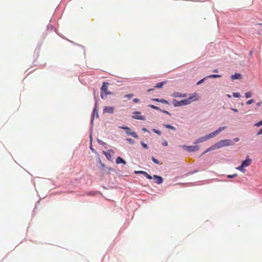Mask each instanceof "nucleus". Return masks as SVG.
<instances>
[{
    "instance_id": "f257e3e1",
    "label": "nucleus",
    "mask_w": 262,
    "mask_h": 262,
    "mask_svg": "<svg viewBox=\"0 0 262 262\" xmlns=\"http://www.w3.org/2000/svg\"><path fill=\"white\" fill-rule=\"evenodd\" d=\"M226 127H227L226 126L220 127L216 130L209 134L208 135L198 138L195 141L193 142V144H197L204 142L209 139L213 138L219 135L221 132L225 129Z\"/></svg>"
},
{
    "instance_id": "f03ea898",
    "label": "nucleus",
    "mask_w": 262,
    "mask_h": 262,
    "mask_svg": "<svg viewBox=\"0 0 262 262\" xmlns=\"http://www.w3.org/2000/svg\"><path fill=\"white\" fill-rule=\"evenodd\" d=\"M198 99V97H197V94L196 93H194L192 94V96H190L189 98L182 100L181 101H178L176 99H174L173 100L172 103L175 107H179L188 105L192 102L196 101Z\"/></svg>"
},
{
    "instance_id": "7ed1b4c3",
    "label": "nucleus",
    "mask_w": 262,
    "mask_h": 262,
    "mask_svg": "<svg viewBox=\"0 0 262 262\" xmlns=\"http://www.w3.org/2000/svg\"><path fill=\"white\" fill-rule=\"evenodd\" d=\"M108 82H103L101 88L100 96L102 99H105L106 97L104 96V95L106 96L108 95H113V93L110 92L108 90Z\"/></svg>"
},
{
    "instance_id": "20e7f679",
    "label": "nucleus",
    "mask_w": 262,
    "mask_h": 262,
    "mask_svg": "<svg viewBox=\"0 0 262 262\" xmlns=\"http://www.w3.org/2000/svg\"><path fill=\"white\" fill-rule=\"evenodd\" d=\"M220 148L224 146H232L234 145L233 141L230 139H224L217 142Z\"/></svg>"
},
{
    "instance_id": "39448f33",
    "label": "nucleus",
    "mask_w": 262,
    "mask_h": 262,
    "mask_svg": "<svg viewBox=\"0 0 262 262\" xmlns=\"http://www.w3.org/2000/svg\"><path fill=\"white\" fill-rule=\"evenodd\" d=\"M119 128L125 130V133L128 136H132L136 139H138L139 137L138 135L136 132H132L130 128L127 126H119Z\"/></svg>"
},
{
    "instance_id": "423d86ee",
    "label": "nucleus",
    "mask_w": 262,
    "mask_h": 262,
    "mask_svg": "<svg viewBox=\"0 0 262 262\" xmlns=\"http://www.w3.org/2000/svg\"><path fill=\"white\" fill-rule=\"evenodd\" d=\"M182 147L184 149L186 150V151H187L189 152H194V151H198V150H199V149L200 148L199 146H198L197 145H190V146L184 145H182Z\"/></svg>"
},
{
    "instance_id": "0eeeda50",
    "label": "nucleus",
    "mask_w": 262,
    "mask_h": 262,
    "mask_svg": "<svg viewBox=\"0 0 262 262\" xmlns=\"http://www.w3.org/2000/svg\"><path fill=\"white\" fill-rule=\"evenodd\" d=\"M95 107L93 111L92 118H91V125H92L93 123L94 116L96 115L97 117H98V110H97V101L96 97H95Z\"/></svg>"
},
{
    "instance_id": "6e6552de",
    "label": "nucleus",
    "mask_w": 262,
    "mask_h": 262,
    "mask_svg": "<svg viewBox=\"0 0 262 262\" xmlns=\"http://www.w3.org/2000/svg\"><path fill=\"white\" fill-rule=\"evenodd\" d=\"M141 113L138 111H135L133 112V114L135 115L133 116V118L134 119L140 120H145L146 118L143 116L140 115Z\"/></svg>"
},
{
    "instance_id": "1a4fd4ad",
    "label": "nucleus",
    "mask_w": 262,
    "mask_h": 262,
    "mask_svg": "<svg viewBox=\"0 0 262 262\" xmlns=\"http://www.w3.org/2000/svg\"><path fill=\"white\" fill-rule=\"evenodd\" d=\"M114 151L112 149H108L107 151H103V154L105 156L106 159L111 161L112 158V154H113Z\"/></svg>"
},
{
    "instance_id": "9d476101",
    "label": "nucleus",
    "mask_w": 262,
    "mask_h": 262,
    "mask_svg": "<svg viewBox=\"0 0 262 262\" xmlns=\"http://www.w3.org/2000/svg\"><path fill=\"white\" fill-rule=\"evenodd\" d=\"M114 111V107L113 106H104L103 108V113L113 114Z\"/></svg>"
},
{
    "instance_id": "9b49d317",
    "label": "nucleus",
    "mask_w": 262,
    "mask_h": 262,
    "mask_svg": "<svg viewBox=\"0 0 262 262\" xmlns=\"http://www.w3.org/2000/svg\"><path fill=\"white\" fill-rule=\"evenodd\" d=\"M153 178L156 180V183L157 184H161L163 183V179L162 178V177L160 176H158V175H154L153 176Z\"/></svg>"
},
{
    "instance_id": "f8f14e48",
    "label": "nucleus",
    "mask_w": 262,
    "mask_h": 262,
    "mask_svg": "<svg viewBox=\"0 0 262 262\" xmlns=\"http://www.w3.org/2000/svg\"><path fill=\"white\" fill-rule=\"evenodd\" d=\"M172 96L174 97L183 98L187 96V94L174 92L172 94Z\"/></svg>"
},
{
    "instance_id": "ddd939ff",
    "label": "nucleus",
    "mask_w": 262,
    "mask_h": 262,
    "mask_svg": "<svg viewBox=\"0 0 262 262\" xmlns=\"http://www.w3.org/2000/svg\"><path fill=\"white\" fill-rule=\"evenodd\" d=\"M251 163V160L249 158V156H247V158L245 160L243 161L242 162V164L244 167H247L249 166Z\"/></svg>"
},
{
    "instance_id": "4468645a",
    "label": "nucleus",
    "mask_w": 262,
    "mask_h": 262,
    "mask_svg": "<svg viewBox=\"0 0 262 262\" xmlns=\"http://www.w3.org/2000/svg\"><path fill=\"white\" fill-rule=\"evenodd\" d=\"M242 78V75L239 73H235L231 76L232 80L240 79Z\"/></svg>"
},
{
    "instance_id": "2eb2a0df",
    "label": "nucleus",
    "mask_w": 262,
    "mask_h": 262,
    "mask_svg": "<svg viewBox=\"0 0 262 262\" xmlns=\"http://www.w3.org/2000/svg\"><path fill=\"white\" fill-rule=\"evenodd\" d=\"M116 163L117 164H126V162L121 157H118L116 159Z\"/></svg>"
},
{
    "instance_id": "dca6fc26",
    "label": "nucleus",
    "mask_w": 262,
    "mask_h": 262,
    "mask_svg": "<svg viewBox=\"0 0 262 262\" xmlns=\"http://www.w3.org/2000/svg\"><path fill=\"white\" fill-rule=\"evenodd\" d=\"M208 148H209V150H210V151H211L213 150L219 149L220 147H219L218 143L217 142V143H215L214 144L210 146Z\"/></svg>"
},
{
    "instance_id": "f3484780",
    "label": "nucleus",
    "mask_w": 262,
    "mask_h": 262,
    "mask_svg": "<svg viewBox=\"0 0 262 262\" xmlns=\"http://www.w3.org/2000/svg\"><path fill=\"white\" fill-rule=\"evenodd\" d=\"M163 126L167 128H168V129H170L173 131H176V128L173 126H172L170 124H163Z\"/></svg>"
},
{
    "instance_id": "a211bd4d",
    "label": "nucleus",
    "mask_w": 262,
    "mask_h": 262,
    "mask_svg": "<svg viewBox=\"0 0 262 262\" xmlns=\"http://www.w3.org/2000/svg\"><path fill=\"white\" fill-rule=\"evenodd\" d=\"M222 76L221 75L218 74H212L206 76V78H219Z\"/></svg>"
},
{
    "instance_id": "6ab92c4d",
    "label": "nucleus",
    "mask_w": 262,
    "mask_h": 262,
    "mask_svg": "<svg viewBox=\"0 0 262 262\" xmlns=\"http://www.w3.org/2000/svg\"><path fill=\"white\" fill-rule=\"evenodd\" d=\"M97 142H98L99 144H100V145H102V146H103V147H104L105 148H107V144L106 143H105L104 142H103V141H102V140H100V139H97Z\"/></svg>"
},
{
    "instance_id": "aec40b11",
    "label": "nucleus",
    "mask_w": 262,
    "mask_h": 262,
    "mask_svg": "<svg viewBox=\"0 0 262 262\" xmlns=\"http://www.w3.org/2000/svg\"><path fill=\"white\" fill-rule=\"evenodd\" d=\"M165 83H166L165 81H163V82L157 83L156 84V85L155 86V88H158V89L161 88Z\"/></svg>"
},
{
    "instance_id": "412c9836",
    "label": "nucleus",
    "mask_w": 262,
    "mask_h": 262,
    "mask_svg": "<svg viewBox=\"0 0 262 262\" xmlns=\"http://www.w3.org/2000/svg\"><path fill=\"white\" fill-rule=\"evenodd\" d=\"M244 167H244V166L241 164V165L237 167L236 168V169H237V170H239V171H241L243 172H245V171H246V170H245V169L244 168Z\"/></svg>"
},
{
    "instance_id": "4be33fe9",
    "label": "nucleus",
    "mask_w": 262,
    "mask_h": 262,
    "mask_svg": "<svg viewBox=\"0 0 262 262\" xmlns=\"http://www.w3.org/2000/svg\"><path fill=\"white\" fill-rule=\"evenodd\" d=\"M148 107H150V108H152L153 109H155V110H156L157 111H160V107H158V106H156L155 105H154L152 104H149L148 105Z\"/></svg>"
},
{
    "instance_id": "5701e85b",
    "label": "nucleus",
    "mask_w": 262,
    "mask_h": 262,
    "mask_svg": "<svg viewBox=\"0 0 262 262\" xmlns=\"http://www.w3.org/2000/svg\"><path fill=\"white\" fill-rule=\"evenodd\" d=\"M144 176L148 179L150 180L152 179V177L151 176L150 174H149L147 172L145 171V174H144Z\"/></svg>"
},
{
    "instance_id": "b1692460",
    "label": "nucleus",
    "mask_w": 262,
    "mask_h": 262,
    "mask_svg": "<svg viewBox=\"0 0 262 262\" xmlns=\"http://www.w3.org/2000/svg\"><path fill=\"white\" fill-rule=\"evenodd\" d=\"M208 79L207 78H206V77L203 78V79H201L200 80H199L197 83H196V85H200V84H201L202 83H203L206 79Z\"/></svg>"
},
{
    "instance_id": "393cba45",
    "label": "nucleus",
    "mask_w": 262,
    "mask_h": 262,
    "mask_svg": "<svg viewBox=\"0 0 262 262\" xmlns=\"http://www.w3.org/2000/svg\"><path fill=\"white\" fill-rule=\"evenodd\" d=\"M142 146L145 148V149H148V145H147V144L145 143L143 141H141L140 142Z\"/></svg>"
},
{
    "instance_id": "a878e982",
    "label": "nucleus",
    "mask_w": 262,
    "mask_h": 262,
    "mask_svg": "<svg viewBox=\"0 0 262 262\" xmlns=\"http://www.w3.org/2000/svg\"><path fill=\"white\" fill-rule=\"evenodd\" d=\"M133 96H134L133 94H129L125 95L124 96V98H127V99H130V98H132Z\"/></svg>"
},
{
    "instance_id": "bb28decb",
    "label": "nucleus",
    "mask_w": 262,
    "mask_h": 262,
    "mask_svg": "<svg viewBox=\"0 0 262 262\" xmlns=\"http://www.w3.org/2000/svg\"><path fill=\"white\" fill-rule=\"evenodd\" d=\"M151 160L152 161V162L154 163H155V164H159V161L158 160L156 159L155 157H152L151 158Z\"/></svg>"
},
{
    "instance_id": "cd10ccee",
    "label": "nucleus",
    "mask_w": 262,
    "mask_h": 262,
    "mask_svg": "<svg viewBox=\"0 0 262 262\" xmlns=\"http://www.w3.org/2000/svg\"><path fill=\"white\" fill-rule=\"evenodd\" d=\"M152 131H153L154 133H156V134H158V135H161V131H160V130H158V129H155V128H154V129H152Z\"/></svg>"
},
{
    "instance_id": "c85d7f7f",
    "label": "nucleus",
    "mask_w": 262,
    "mask_h": 262,
    "mask_svg": "<svg viewBox=\"0 0 262 262\" xmlns=\"http://www.w3.org/2000/svg\"><path fill=\"white\" fill-rule=\"evenodd\" d=\"M245 97L248 98L251 97V93L250 92H246L245 94Z\"/></svg>"
},
{
    "instance_id": "c756f323",
    "label": "nucleus",
    "mask_w": 262,
    "mask_h": 262,
    "mask_svg": "<svg viewBox=\"0 0 262 262\" xmlns=\"http://www.w3.org/2000/svg\"><path fill=\"white\" fill-rule=\"evenodd\" d=\"M126 140L130 144H134L135 143L134 141L131 138H126Z\"/></svg>"
},
{
    "instance_id": "7c9ffc66",
    "label": "nucleus",
    "mask_w": 262,
    "mask_h": 262,
    "mask_svg": "<svg viewBox=\"0 0 262 262\" xmlns=\"http://www.w3.org/2000/svg\"><path fill=\"white\" fill-rule=\"evenodd\" d=\"M233 96L235 98H239L241 97V95L239 93H233Z\"/></svg>"
},
{
    "instance_id": "2f4dec72",
    "label": "nucleus",
    "mask_w": 262,
    "mask_h": 262,
    "mask_svg": "<svg viewBox=\"0 0 262 262\" xmlns=\"http://www.w3.org/2000/svg\"><path fill=\"white\" fill-rule=\"evenodd\" d=\"M159 102H161L164 104H169V102H168V101H167L166 100L164 99H160L159 101Z\"/></svg>"
},
{
    "instance_id": "473e14b6",
    "label": "nucleus",
    "mask_w": 262,
    "mask_h": 262,
    "mask_svg": "<svg viewBox=\"0 0 262 262\" xmlns=\"http://www.w3.org/2000/svg\"><path fill=\"white\" fill-rule=\"evenodd\" d=\"M160 111L162 112V113H164V114H165L168 115L169 116L171 115V114L169 112H168V111H167L166 110H161V109Z\"/></svg>"
},
{
    "instance_id": "72a5a7b5",
    "label": "nucleus",
    "mask_w": 262,
    "mask_h": 262,
    "mask_svg": "<svg viewBox=\"0 0 262 262\" xmlns=\"http://www.w3.org/2000/svg\"><path fill=\"white\" fill-rule=\"evenodd\" d=\"M134 173L136 174H141L144 175V174H145V171H135Z\"/></svg>"
},
{
    "instance_id": "f704fd0d",
    "label": "nucleus",
    "mask_w": 262,
    "mask_h": 262,
    "mask_svg": "<svg viewBox=\"0 0 262 262\" xmlns=\"http://www.w3.org/2000/svg\"><path fill=\"white\" fill-rule=\"evenodd\" d=\"M237 176V174H229L227 176L228 178H233Z\"/></svg>"
},
{
    "instance_id": "c9c22d12",
    "label": "nucleus",
    "mask_w": 262,
    "mask_h": 262,
    "mask_svg": "<svg viewBox=\"0 0 262 262\" xmlns=\"http://www.w3.org/2000/svg\"><path fill=\"white\" fill-rule=\"evenodd\" d=\"M253 102H254V100L250 99L246 102V104L247 105H250V104H252Z\"/></svg>"
},
{
    "instance_id": "e433bc0d",
    "label": "nucleus",
    "mask_w": 262,
    "mask_h": 262,
    "mask_svg": "<svg viewBox=\"0 0 262 262\" xmlns=\"http://www.w3.org/2000/svg\"><path fill=\"white\" fill-rule=\"evenodd\" d=\"M255 126L259 127L262 125V120L255 124Z\"/></svg>"
},
{
    "instance_id": "4c0bfd02",
    "label": "nucleus",
    "mask_w": 262,
    "mask_h": 262,
    "mask_svg": "<svg viewBox=\"0 0 262 262\" xmlns=\"http://www.w3.org/2000/svg\"><path fill=\"white\" fill-rule=\"evenodd\" d=\"M232 140L233 141V142L235 143V142L239 141V139L238 138H235Z\"/></svg>"
},
{
    "instance_id": "58836bf2",
    "label": "nucleus",
    "mask_w": 262,
    "mask_h": 262,
    "mask_svg": "<svg viewBox=\"0 0 262 262\" xmlns=\"http://www.w3.org/2000/svg\"><path fill=\"white\" fill-rule=\"evenodd\" d=\"M261 134H262V128L256 133V135H260Z\"/></svg>"
},
{
    "instance_id": "ea45409f",
    "label": "nucleus",
    "mask_w": 262,
    "mask_h": 262,
    "mask_svg": "<svg viewBox=\"0 0 262 262\" xmlns=\"http://www.w3.org/2000/svg\"><path fill=\"white\" fill-rule=\"evenodd\" d=\"M133 101L135 102V103H138L139 101H140V100L138 98H135L133 99Z\"/></svg>"
},
{
    "instance_id": "a19ab883",
    "label": "nucleus",
    "mask_w": 262,
    "mask_h": 262,
    "mask_svg": "<svg viewBox=\"0 0 262 262\" xmlns=\"http://www.w3.org/2000/svg\"><path fill=\"white\" fill-rule=\"evenodd\" d=\"M209 151H210V150H209V148H208L206 150H205L203 152V154H202V155H204V154H206V153H207V152H209Z\"/></svg>"
},
{
    "instance_id": "79ce46f5",
    "label": "nucleus",
    "mask_w": 262,
    "mask_h": 262,
    "mask_svg": "<svg viewBox=\"0 0 262 262\" xmlns=\"http://www.w3.org/2000/svg\"><path fill=\"white\" fill-rule=\"evenodd\" d=\"M209 151H210V150H209V148H208L206 150H205L203 152V154H202V155H204V154H206V153H207V152H209Z\"/></svg>"
},
{
    "instance_id": "37998d69",
    "label": "nucleus",
    "mask_w": 262,
    "mask_h": 262,
    "mask_svg": "<svg viewBox=\"0 0 262 262\" xmlns=\"http://www.w3.org/2000/svg\"><path fill=\"white\" fill-rule=\"evenodd\" d=\"M209 151H210V150H209V148H208L206 150H205L203 152V154H202V155H204V154H206V153H207V152H209Z\"/></svg>"
},
{
    "instance_id": "c03bdc74",
    "label": "nucleus",
    "mask_w": 262,
    "mask_h": 262,
    "mask_svg": "<svg viewBox=\"0 0 262 262\" xmlns=\"http://www.w3.org/2000/svg\"><path fill=\"white\" fill-rule=\"evenodd\" d=\"M261 104H262V101L259 102L256 104V105L257 107H259L261 105Z\"/></svg>"
},
{
    "instance_id": "a18cd8bd",
    "label": "nucleus",
    "mask_w": 262,
    "mask_h": 262,
    "mask_svg": "<svg viewBox=\"0 0 262 262\" xmlns=\"http://www.w3.org/2000/svg\"><path fill=\"white\" fill-rule=\"evenodd\" d=\"M162 145H163V146H167V145H168V143H167V141H165L164 142H163L162 143Z\"/></svg>"
},
{
    "instance_id": "49530a36",
    "label": "nucleus",
    "mask_w": 262,
    "mask_h": 262,
    "mask_svg": "<svg viewBox=\"0 0 262 262\" xmlns=\"http://www.w3.org/2000/svg\"><path fill=\"white\" fill-rule=\"evenodd\" d=\"M160 100V99H158V98H153V99H152V101H157V102H159Z\"/></svg>"
},
{
    "instance_id": "de8ad7c7",
    "label": "nucleus",
    "mask_w": 262,
    "mask_h": 262,
    "mask_svg": "<svg viewBox=\"0 0 262 262\" xmlns=\"http://www.w3.org/2000/svg\"><path fill=\"white\" fill-rule=\"evenodd\" d=\"M142 130L143 132H149V130H148L147 128H144V127L142 128Z\"/></svg>"
},
{
    "instance_id": "09e8293b",
    "label": "nucleus",
    "mask_w": 262,
    "mask_h": 262,
    "mask_svg": "<svg viewBox=\"0 0 262 262\" xmlns=\"http://www.w3.org/2000/svg\"><path fill=\"white\" fill-rule=\"evenodd\" d=\"M231 110L235 112H237L238 110L236 108H231Z\"/></svg>"
},
{
    "instance_id": "8fccbe9b",
    "label": "nucleus",
    "mask_w": 262,
    "mask_h": 262,
    "mask_svg": "<svg viewBox=\"0 0 262 262\" xmlns=\"http://www.w3.org/2000/svg\"><path fill=\"white\" fill-rule=\"evenodd\" d=\"M213 72L214 73H217V72H218V70H217V69H214V70L213 71Z\"/></svg>"
},
{
    "instance_id": "3c124183",
    "label": "nucleus",
    "mask_w": 262,
    "mask_h": 262,
    "mask_svg": "<svg viewBox=\"0 0 262 262\" xmlns=\"http://www.w3.org/2000/svg\"><path fill=\"white\" fill-rule=\"evenodd\" d=\"M153 90H154L153 89H148V90H147V91H148V92H150V91H152Z\"/></svg>"
},
{
    "instance_id": "603ef678",
    "label": "nucleus",
    "mask_w": 262,
    "mask_h": 262,
    "mask_svg": "<svg viewBox=\"0 0 262 262\" xmlns=\"http://www.w3.org/2000/svg\"><path fill=\"white\" fill-rule=\"evenodd\" d=\"M227 96H228V97H229V98H230V97H231V96H230V95H229V94H227Z\"/></svg>"
},
{
    "instance_id": "864d4df0",
    "label": "nucleus",
    "mask_w": 262,
    "mask_h": 262,
    "mask_svg": "<svg viewBox=\"0 0 262 262\" xmlns=\"http://www.w3.org/2000/svg\"><path fill=\"white\" fill-rule=\"evenodd\" d=\"M196 172V171H194V172H192V173H193Z\"/></svg>"
},
{
    "instance_id": "5fc2aeb1",
    "label": "nucleus",
    "mask_w": 262,
    "mask_h": 262,
    "mask_svg": "<svg viewBox=\"0 0 262 262\" xmlns=\"http://www.w3.org/2000/svg\"><path fill=\"white\" fill-rule=\"evenodd\" d=\"M90 138H91V140H92V136H91V135H90Z\"/></svg>"
},
{
    "instance_id": "6e6d98bb",
    "label": "nucleus",
    "mask_w": 262,
    "mask_h": 262,
    "mask_svg": "<svg viewBox=\"0 0 262 262\" xmlns=\"http://www.w3.org/2000/svg\"><path fill=\"white\" fill-rule=\"evenodd\" d=\"M91 149L92 150H93V148L92 147H91Z\"/></svg>"
}]
</instances>
